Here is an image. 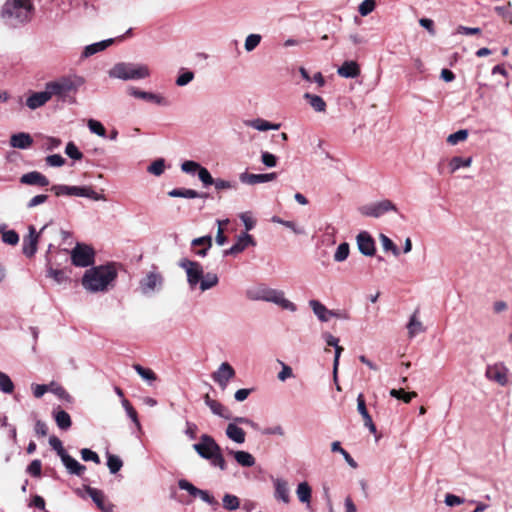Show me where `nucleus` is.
Returning <instances> with one entry per match:
<instances>
[{"mask_svg":"<svg viewBox=\"0 0 512 512\" xmlns=\"http://www.w3.org/2000/svg\"><path fill=\"white\" fill-rule=\"evenodd\" d=\"M179 266L185 271L187 283L191 290L199 289L201 292L210 290L218 285L219 277L214 272L204 273L200 263L189 259H182Z\"/></svg>","mask_w":512,"mask_h":512,"instance_id":"f257e3e1","label":"nucleus"},{"mask_svg":"<svg viewBox=\"0 0 512 512\" xmlns=\"http://www.w3.org/2000/svg\"><path fill=\"white\" fill-rule=\"evenodd\" d=\"M117 277L112 265H100L85 271L82 277L83 288L91 293L106 292Z\"/></svg>","mask_w":512,"mask_h":512,"instance_id":"f03ea898","label":"nucleus"},{"mask_svg":"<svg viewBox=\"0 0 512 512\" xmlns=\"http://www.w3.org/2000/svg\"><path fill=\"white\" fill-rule=\"evenodd\" d=\"M32 4L29 0H8L2 7L1 17L12 27L20 26L31 19Z\"/></svg>","mask_w":512,"mask_h":512,"instance_id":"7ed1b4c3","label":"nucleus"},{"mask_svg":"<svg viewBox=\"0 0 512 512\" xmlns=\"http://www.w3.org/2000/svg\"><path fill=\"white\" fill-rule=\"evenodd\" d=\"M108 75L122 81H138L149 78L151 70L143 63L118 62L108 71Z\"/></svg>","mask_w":512,"mask_h":512,"instance_id":"20e7f679","label":"nucleus"},{"mask_svg":"<svg viewBox=\"0 0 512 512\" xmlns=\"http://www.w3.org/2000/svg\"><path fill=\"white\" fill-rule=\"evenodd\" d=\"M193 449L201 458L209 460L212 466L218 467L222 471L226 470L227 464L222 450L212 436L201 435L200 441L193 445Z\"/></svg>","mask_w":512,"mask_h":512,"instance_id":"39448f33","label":"nucleus"},{"mask_svg":"<svg viewBox=\"0 0 512 512\" xmlns=\"http://www.w3.org/2000/svg\"><path fill=\"white\" fill-rule=\"evenodd\" d=\"M84 83L85 79L82 76L69 75L46 83V87L51 98L56 96L59 99L64 100L70 93L77 92Z\"/></svg>","mask_w":512,"mask_h":512,"instance_id":"423d86ee","label":"nucleus"},{"mask_svg":"<svg viewBox=\"0 0 512 512\" xmlns=\"http://www.w3.org/2000/svg\"><path fill=\"white\" fill-rule=\"evenodd\" d=\"M164 285V276L153 269L147 272L139 281V291L144 296H152L159 293Z\"/></svg>","mask_w":512,"mask_h":512,"instance_id":"0eeeda50","label":"nucleus"},{"mask_svg":"<svg viewBox=\"0 0 512 512\" xmlns=\"http://www.w3.org/2000/svg\"><path fill=\"white\" fill-rule=\"evenodd\" d=\"M70 255L72 264L76 267H88L94 263L95 252L89 245L77 243Z\"/></svg>","mask_w":512,"mask_h":512,"instance_id":"6e6552de","label":"nucleus"},{"mask_svg":"<svg viewBox=\"0 0 512 512\" xmlns=\"http://www.w3.org/2000/svg\"><path fill=\"white\" fill-rule=\"evenodd\" d=\"M389 211H396V206L392 201L387 199L369 203L359 208L361 215L374 218H379Z\"/></svg>","mask_w":512,"mask_h":512,"instance_id":"1a4fd4ad","label":"nucleus"},{"mask_svg":"<svg viewBox=\"0 0 512 512\" xmlns=\"http://www.w3.org/2000/svg\"><path fill=\"white\" fill-rule=\"evenodd\" d=\"M47 225H44L39 232L33 225L28 227V235L23 238L22 250L27 257H32L37 251V245L41 234L45 231Z\"/></svg>","mask_w":512,"mask_h":512,"instance_id":"9d476101","label":"nucleus"},{"mask_svg":"<svg viewBox=\"0 0 512 512\" xmlns=\"http://www.w3.org/2000/svg\"><path fill=\"white\" fill-rule=\"evenodd\" d=\"M265 302H271L280 308L289 312H296L297 306L295 303L286 298L284 291L270 288L268 289Z\"/></svg>","mask_w":512,"mask_h":512,"instance_id":"9b49d317","label":"nucleus"},{"mask_svg":"<svg viewBox=\"0 0 512 512\" xmlns=\"http://www.w3.org/2000/svg\"><path fill=\"white\" fill-rule=\"evenodd\" d=\"M211 377L222 390H225L229 381L235 377V370L228 362H223Z\"/></svg>","mask_w":512,"mask_h":512,"instance_id":"f8f14e48","label":"nucleus"},{"mask_svg":"<svg viewBox=\"0 0 512 512\" xmlns=\"http://www.w3.org/2000/svg\"><path fill=\"white\" fill-rule=\"evenodd\" d=\"M486 377L500 386L509 384V369L502 363L490 365L486 369Z\"/></svg>","mask_w":512,"mask_h":512,"instance_id":"ddd939ff","label":"nucleus"},{"mask_svg":"<svg viewBox=\"0 0 512 512\" xmlns=\"http://www.w3.org/2000/svg\"><path fill=\"white\" fill-rule=\"evenodd\" d=\"M277 174L275 172L265 174H253L248 172H242L239 175V180L243 184L256 185L260 183L272 182L276 179Z\"/></svg>","mask_w":512,"mask_h":512,"instance_id":"4468645a","label":"nucleus"},{"mask_svg":"<svg viewBox=\"0 0 512 512\" xmlns=\"http://www.w3.org/2000/svg\"><path fill=\"white\" fill-rule=\"evenodd\" d=\"M255 245L256 242L254 241L253 237L247 232H244L237 237L236 242L230 247V249L226 250L224 254L236 255L244 251L247 247Z\"/></svg>","mask_w":512,"mask_h":512,"instance_id":"2eb2a0df","label":"nucleus"},{"mask_svg":"<svg viewBox=\"0 0 512 512\" xmlns=\"http://www.w3.org/2000/svg\"><path fill=\"white\" fill-rule=\"evenodd\" d=\"M70 196L85 197L94 201H105L103 194L97 193L91 186H70Z\"/></svg>","mask_w":512,"mask_h":512,"instance_id":"dca6fc26","label":"nucleus"},{"mask_svg":"<svg viewBox=\"0 0 512 512\" xmlns=\"http://www.w3.org/2000/svg\"><path fill=\"white\" fill-rule=\"evenodd\" d=\"M273 486L275 499L288 504L290 502L288 482L283 478H275L273 479Z\"/></svg>","mask_w":512,"mask_h":512,"instance_id":"f3484780","label":"nucleus"},{"mask_svg":"<svg viewBox=\"0 0 512 512\" xmlns=\"http://www.w3.org/2000/svg\"><path fill=\"white\" fill-rule=\"evenodd\" d=\"M357 245L359 251L365 256L375 254V242L367 232H361L357 236Z\"/></svg>","mask_w":512,"mask_h":512,"instance_id":"a211bd4d","label":"nucleus"},{"mask_svg":"<svg viewBox=\"0 0 512 512\" xmlns=\"http://www.w3.org/2000/svg\"><path fill=\"white\" fill-rule=\"evenodd\" d=\"M226 452L242 467H252L255 465V457L247 451L226 448Z\"/></svg>","mask_w":512,"mask_h":512,"instance_id":"6ab92c4d","label":"nucleus"},{"mask_svg":"<svg viewBox=\"0 0 512 512\" xmlns=\"http://www.w3.org/2000/svg\"><path fill=\"white\" fill-rule=\"evenodd\" d=\"M51 99L50 93L45 86L44 91L35 92L26 99V105L31 109L35 110L39 107L44 106Z\"/></svg>","mask_w":512,"mask_h":512,"instance_id":"aec40b11","label":"nucleus"},{"mask_svg":"<svg viewBox=\"0 0 512 512\" xmlns=\"http://www.w3.org/2000/svg\"><path fill=\"white\" fill-rule=\"evenodd\" d=\"M20 182L22 184L34 185V186H40V187L49 185L48 178L38 171H32V172L23 174L20 177Z\"/></svg>","mask_w":512,"mask_h":512,"instance_id":"412c9836","label":"nucleus"},{"mask_svg":"<svg viewBox=\"0 0 512 512\" xmlns=\"http://www.w3.org/2000/svg\"><path fill=\"white\" fill-rule=\"evenodd\" d=\"M205 404L210 408L211 412L224 419H231L230 411L217 400L212 399L208 394L204 396Z\"/></svg>","mask_w":512,"mask_h":512,"instance_id":"4be33fe9","label":"nucleus"},{"mask_svg":"<svg viewBox=\"0 0 512 512\" xmlns=\"http://www.w3.org/2000/svg\"><path fill=\"white\" fill-rule=\"evenodd\" d=\"M33 144V138L29 133L19 132L11 135L10 146L17 149H27Z\"/></svg>","mask_w":512,"mask_h":512,"instance_id":"5701e85b","label":"nucleus"},{"mask_svg":"<svg viewBox=\"0 0 512 512\" xmlns=\"http://www.w3.org/2000/svg\"><path fill=\"white\" fill-rule=\"evenodd\" d=\"M244 124L261 132L268 130H278L280 128L279 123H270L269 121L262 118L245 120Z\"/></svg>","mask_w":512,"mask_h":512,"instance_id":"b1692460","label":"nucleus"},{"mask_svg":"<svg viewBox=\"0 0 512 512\" xmlns=\"http://www.w3.org/2000/svg\"><path fill=\"white\" fill-rule=\"evenodd\" d=\"M309 306L313 313L321 322H328L331 318L332 310H329L324 304L318 300H310Z\"/></svg>","mask_w":512,"mask_h":512,"instance_id":"393cba45","label":"nucleus"},{"mask_svg":"<svg viewBox=\"0 0 512 512\" xmlns=\"http://www.w3.org/2000/svg\"><path fill=\"white\" fill-rule=\"evenodd\" d=\"M296 495L298 500L304 504L307 508L311 506L312 499V488L308 482L303 481L297 485Z\"/></svg>","mask_w":512,"mask_h":512,"instance_id":"a878e982","label":"nucleus"},{"mask_svg":"<svg viewBox=\"0 0 512 512\" xmlns=\"http://www.w3.org/2000/svg\"><path fill=\"white\" fill-rule=\"evenodd\" d=\"M226 436L237 444H243L246 440L245 431L235 423H229L225 430Z\"/></svg>","mask_w":512,"mask_h":512,"instance_id":"bb28decb","label":"nucleus"},{"mask_svg":"<svg viewBox=\"0 0 512 512\" xmlns=\"http://www.w3.org/2000/svg\"><path fill=\"white\" fill-rule=\"evenodd\" d=\"M344 78H355L360 74V67L355 61H345L337 70Z\"/></svg>","mask_w":512,"mask_h":512,"instance_id":"cd10ccee","label":"nucleus"},{"mask_svg":"<svg viewBox=\"0 0 512 512\" xmlns=\"http://www.w3.org/2000/svg\"><path fill=\"white\" fill-rule=\"evenodd\" d=\"M269 287L265 284H259L248 288L245 292L246 297L252 301H265Z\"/></svg>","mask_w":512,"mask_h":512,"instance_id":"c85d7f7f","label":"nucleus"},{"mask_svg":"<svg viewBox=\"0 0 512 512\" xmlns=\"http://www.w3.org/2000/svg\"><path fill=\"white\" fill-rule=\"evenodd\" d=\"M61 461L64 464V466L66 467V469L68 470V472L71 473V474H75L77 476H80L86 470L84 465L80 464L76 459H74L73 457H71L68 454L65 455L61 459Z\"/></svg>","mask_w":512,"mask_h":512,"instance_id":"c756f323","label":"nucleus"},{"mask_svg":"<svg viewBox=\"0 0 512 512\" xmlns=\"http://www.w3.org/2000/svg\"><path fill=\"white\" fill-rule=\"evenodd\" d=\"M113 42H114V39L110 38V39H106V40H103L100 42H96V43L87 45L83 50L82 56L85 58L90 57L98 52L105 50Z\"/></svg>","mask_w":512,"mask_h":512,"instance_id":"7c9ffc66","label":"nucleus"},{"mask_svg":"<svg viewBox=\"0 0 512 512\" xmlns=\"http://www.w3.org/2000/svg\"><path fill=\"white\" fill-rule=\"evenodd\" d=\"M407 330H408V337L410 339L414 338L420 333H423L425 331V328L422 324V322L417 317V311H415L409 319V322L407 324Z\"/></svg>","mask_w":512,"mask_h":512,"instance_id":"2f4dec72","label":"nucleus"},{"mask_svg":"<svg viewBox=\"0 0 512 512\" xmlns=\"http://www.w3.org/2000/svg\"><path fill=\"white\" fill-rule=\"evenodd\" d=\"M304 99L309 103L311 108L316 112H325L326 103L322 97L311 93H305Z\"/></svg>","mask_w":512,"mask_h":512,"instance_id":"473e14b6","label":"nucleus"},{"mask_svg":"<svg viewBox=\"0 0 512 512\" xmlns=\"http://www.w3.org/2000/svg\"><path fill=\"white\" fill-rule=\"evenodd\" d=\"M142 100H145L147 102H151L153 104H156L158 106H163V107L169 106V104H170L169 100L164 95H162L160 93H153V92H148V91L144 92Z\"/></svg>","mask_w":512,"mask_h":512,"instance_id":"72a5a7b5","label":"nucleus"},{"mask_svg":"<svg viewBox=\"0 0 512 512\" xmlns=\"http://www.w3.org/2000/svg\"><path fill=\"white\" fill-rule=\"evenodd\" d=\"M471 164H472L471 157L462 158V157L456 156V157L451 158L448 166H449L450 172L454 173L462 167H465V168L470 167Z\"/></svg>","mask_w":512,"mask_h":512,"instance_id":"f704fd0d","label":"nucleus"},{"mask_svg":"<svg viewBox=\"0 0 512 512\" xmlns=\"http://www.w3.org/2000/svg\"><path fill=\"white\" fill-rule=\"evenodd\" d=\"M168 195L173 198H187L194 199L200 197V194L193 189H172L168 192Z\"/></svg>","mask_w":512,"mask_h":512,"instance_id":"c9c22d12","label":"nucleus"},{"mask_svg":"<svg viewBox=\"0 0 512 512\" xmlns=\"http://www.w3.org/2000/svg\"><path fill=\"white\" fill-rule=\"evenodd\" d=\"M379 240L384 251L391 252L395 257H398L400 255L398 247L388 236H386L385 234H380Z\"/></svg>","mask_w":512,"mask_h":512,"instance_id":"e433bc0d","label":"nucleus"},{"mask_svg":"<svg viewBox=\"0 0 512 512\" xmlns=\"http://www.w3.org/2000/svg\"><path fill=\"white\" fill-rule=\"evenodd\" d=\"M54 418H55L57 426L60 429L66 430V429L70 428L71 417L66 411H64V410L57 411L54 415Z\"/></svg>","mask_w":512,"mask_h":512,"instance_id":"4c0bfd02","label":"nucleus"},{"mask_svg":"<svg viewBox=\"0 0 512 512\" xmlns=\"http://www.w3.org/2000/svg\"><path fill=\"white\" fill-rule=\"evenodd\" d=\"M262 40V36L260 34L252 33L249 34L244 41V49L246 52H252Z\"/></svg>","mask_w":512,"mask_h":512,"instance_id":"58836bf2","label":"nucleus"},{"mask_svg":"<svg viewBox=\"0 0 512 512\" xmlns=\"http://www.w3.org/2000/svg\"><path fill=\"white\" fill-rule=\"evenodd\" d=\"M389 394L391 397L400 399L405 403H409L413 398L417 396L416 392H406L404 389H391Z\"/></svg>","mask_w":512,"mask_h":512,"instance_id":"ea45409f","label":"nucleus"},{"mask_svg":"<svg viewBox=\"0 0 512 512\" xmlns=\"http://www.w3.org/2000/svg\"><path fill=\"white\" fill-rule=\"evenodd\" d=\"M133 368L143 380L149 383H152L157 379L156 374L149 368H144L139 364H135Z\"/></svg>","mask_w":512,"mask_h":512,"instance_id":"a19ab883","label":"nucleus"},{"mask_svg":"<svg viewBox=\"0 0 512 512\" xmlns=\"http://www.w3.org/2000/svg\"><path fill=\"white\" fill-rule=\"evenodd\" d=\"M213 185L217 191L236 190L238 187L236 181L225 180L222 178L215 179Z\"/></svg>","mask_w":512,"mask_h":512,"instance_id":"79ce46f5","label":"nucleus"},{"mask_svg":"<svg viewBox=\"0 0 512 512\" xmlns=\"http://www.w3.org/2000/svg\"><path fill=\"white\" fill-rule=\"evenodd\" d=\"M223 507L229 511H234L239 508V498L232 494H225L222 499Z\"/></svg>","mask_w":512,"mask_h":512,"instance_id":"37998d69","label":"nucleus"},{"mask_svg":"<svg viewBox=\"0 0 512 512\" xmlns=\"http://www.w3.org/2000/svg\"><path fill=\"white\" fill-rule=\"evenodd\" d=\"M87 126L91 133L96 134L99 137L106 136V129L100 121L95 119H89L87 121Z\"/></svg>","mask_w":512,"mask_h":512,"instance_id":"c03bdc74","label":"nucleus"},{"mask_svg":"<svg viewBox=\"0 0 512 512\" xmlns=\"http://www.w3.org/2000/svg\"><path fill=\"white\" fill-rule=\"evenodd\" d=\"M349 251H350L349 250V244L346 243V242L341 243L337 247V249H336V251L334 253V256H333L334 260L336 262H343V261H345L348 258V256H349Z\"/></svg>","mask_w":512,"mask_h":512,"instance_id":"a18cd8bd","label":"nucleus"},{"mask_svg":"<svg viewBox=\"0 0 512 512\" xmlns=\"http://www.w3.org/2000/svg\"><path fill=\"white\" fill-rule=\"evenodd\" d=\"M0 390L6 394H10L14 390V384L12 380L2 371H0Z\"/></svg>","mask_w":512,"mask_h":512,"instance_id":"49530a36","label":"nucleus"},{"mask_svg":"<svg viewBox=\"0 0 512 512\" xmlns=\"http://www.w3.org/2000/svg\"><path fill=\"white\" fill-rule=\"evenodd\" d=\"M87 493L92 498V500L98 506L99 509H101V508H103V506H105V503H104L105 497L101 490L89 487L87 489Z\"/></svg>","mask_w":512,"mask_h":512,"instance_id":"de8ad7c7","label":"nucleus"},{"mask_svg":"<svg viewBox=\"0 0 512 512\" xmlns=\"http://www.w3.org/2000/svg\"><path fill=\"white\" fill-rule=\"evenodd\" d=\"M147 171L150 174H153L155 176L162 175L164 173V171H165V161H164V159H157L154 162H152L148 166Z\"/></svg>","mask_w":512,"mask_h":512,"instance_id":"09e8293b","label":"nucleus"},{"mask_svg":"<svg viewBox=\"0 0 512 512\" xmlns=\"http://www.w3.org/2000/svg\"><path fill=\"white\" fill-rule=\"evenodd\" d=\"M468 138V131L465 129L458 130L447 137V142L450 145H456L459 142L465 141Z\"/></svg>","mask_w":512,"mask_h":512,"instance_id":"8fccbe9b","label":"nucleus"},{"mask_svg":"<svg viewBox=\"0 0 512 512\" xmlns=\"http://www.w3.org/2000/svg\"><path fill=\"white\" fill-rule=\"evenodd\" d=\"M121 403H122V406L125 409L128 417L133 421V423L137 426V428H140V422L138 420L137 412L132 407L130 402L127 399H122Z\"/></svg>","mask_w":512,"mask_h":512,"instance_id":"3c124183","label":"nucleus"},{"mask_svg":"<svg viewBox=\"0 0 512 512\" xmlns=\"http://www.w3.org/2000/svg\"><path fill=\"white\" fill-rule=\"evenodd\" d=\"M122 465V460L118 456L112 454L108 455L107 466L112 474L117 473L121 469Z\"/></svg>","mask_w":512,"mask_h":512,"instance_id":"603ef678","label":"nucleus"},{"mask_svg":"<svg viewBox=\"0 0 512 512\" xmlns=\"http://www.w3.org/2000/svg\"><path fill=\"white\" fill-rule=\"evenodd\" d=\"M376 7L375 0H364L358 7L361 16H367L374 11Z\"/></svg>","mask_w":512,"mask_h":512,"instance_id":"864d4df0","label":"nucleus"},{"mask_svg":"<svg viewBox=\"0 0 512 512\" xmlns=\"http://www.w3.org/2000/svg\"><path fill=\"white\" fill-rule=\"evenodd\" d=\"M198 178L205 187L213 185L215 180L208 171V169L203 166H201V168L198 171Z\"/></svg>","mask_w":512,"mask_h":512,"instance_id":"5fc2aeb1","label":"nucleus"},{"mask_svg":"<svg viewBox=\"0 0 512 512\" xmlns=\"http://www.w3.org/2000/svg\"><path fill=\"white\" fill-rule=\"evenodd\" d=\"M281 365V371L278 373L277 378L279 381L284 382L289 378L294 377L292 368L285 364L283 361H278Z\"/></svg>","mask_w":512,"mask_h":512,"instance_id":"6e6d98bb","label":"nucleus"},{"mask_svg":"<svg viewBox=\"0 0 512 512\" xmlns=\"http://www.w3.org/2000/svg\"><path fill=\"white\" fill-rule=\"evenodd\" d=\"M65 153L68 157H70L74 160H81L83 158L82 152L78 149V147L73 142H69L66 145Z\"/></svg>","mask_w":512,"mask_h":512,"instance_id":"4d7b16f0","label":"nucleus"},{"mask_svg":"<svg viewBox=\"0 0 512 512\" xmlns=\"http://www.w3.org/2000/svg\"><path fill=\"white\" fill-rule=\"evenodd\" d=\"M194 79V73L189 70L182 71L176 79V85L183 87Z\"/></svg>","mask_w":512,"mask_h":512,"instance_id":"13d9d810","label":"nucleus"},{"mask_svg":"<svg viewBox=\"0 0 512 512\" xmlns=\"http://www.w3.org/2000/svg\"><path fill=\"white\" fill-rule=\"evenodd\" d=\"M47 276L52 278L58 284L67 280V277L62 270L54 269L52 267L47 269Z\"/></svg>","mask_w":512,"mask_h":512,"instance_id":"bf43d9fd","label":"nucleus"},{"mask_svg":"<svg viewBox=\"0 0 512 512\" xmlns=\"http://www.w3.org/2000/svg\"><path fill=\"white\" fill-rule=\"evenodd\" d=\"M200 168H201V165L198 162H195L192 160L184 161L181 164V170L187 174H194L195 172L198 173Z\"/></svg>","mask_w":512,"mask_h":512,"instance_id":"052dcab7","label":"nucleus"},{"mask_svg":"<svg viewBox=\"0 0 512 512\" xmlns=\"http://www.w3.org/2000/svg\"><path fill=\"white\" fill-rule=\"evenodd\" d=\"M2 241L9 245H16L19 242V236L14 230L3 231Z\"/></svg>","mask_w":512,"mask_h":512,"instance_id":"680f3d73","label":"nucleus"},{"mask_svg":"<svg viewBox=\"0 0 512 512\" xmlns=\"http://www.w3.org/2000/svg\"><path fill=\"white\" fill-rule=\"evenodd\" d=\"M239 217H240L241 221L243 222L246 231H250L255 227L256 221L250 212L241 213L239 215Z\"/></svg>","mask_w":512,"mask_h":512,"instance_id":"e2e57ef3","label":"nucleus"},{"mask_svg":"<svg viewBox=\"0 0 512 512\" xmlns=\"http://www.w3.org/2000/svg\"><path fill=\"white\" fill-rule=\"evenodd\" d=\"M50 446L57 452V454L62 459L65 455H67L65 449L63 448L62 442L55 436L50 437L49 439Z\"/></svg>","mask_w":512,"mask_h":512,"instance_id":"0e129e2a","label":"nucleus"},{"mask_svg":"<svg viewBox=\"0 0 512 512\" xmlns=\"http://www.w3.org/2000/svg\"><path fill=\"white\" fill-rule=\"evenodd\" d=\"M45 161L51 167H61L65 164V159L60 154L49 155L45 158Z\"/></svg>","mask_w":512,"mask_h":512,"instance_id":"69168bd1","label":"nucleus"},{"mask_svg":"<svg viewBox=\"0 0 512 512\" xmlns=\"http://www.w3.org/2000/svg\"><path fill=\"white\" fill-rule=\"evenodd\" d=\"M261 162L269 168L275 167L277 164V158L270 152H262L261 153Z\"/></svg>","mask_w":512,"mask_h":512,"instance_id":"338daca9","label":"nucleus"},{"mask_svg":"<svg viewBox=\"0 0 512 512\" xmlns=\"http://www.w3.org/2000/svg\"><path fill=\"white\" fill-rule=\"evenodd\" d=\"M48 386H49V391L52 392L53 394H55L56 396H58L59 398L68 399V397H69L68 393L65 391V389L63 387H61L57 383L51 382L50 384H48Z\"/></svg>","mask_w":512,"mask_h":512,"instance_id":"774afa93","label":"nucleus"}]
</instances>
